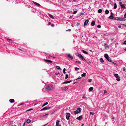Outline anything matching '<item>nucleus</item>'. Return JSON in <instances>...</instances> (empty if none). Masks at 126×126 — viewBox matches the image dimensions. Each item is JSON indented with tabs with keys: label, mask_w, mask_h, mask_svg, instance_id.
<instances>
[{
	"label": "nucleus",
	"mask_w": 126,
	"mask_h": 126,
	"mask_svg": "<svg viewBox=\"0 0 126 126\" xmlns=\"http://www.w3.org/2000/svg\"><path fill=\"white\" fill-rule=\"evenodd\" d=\"M33 110V109H29L28 110V111H30V110Z\"/></svg>",
	"instance_id": "54"
},
{
	"label": "nucleus",
	"mask_w": 126,
	"mask_h": 126,
	"mask_svg": "<svg viewBox=\"0 0 126 126\" xmlns=\"http://www.w3.org/2000/svg\"><path fill=\"white\" fill-rule=\"evenodd\" d=\"M84 14V13H81V14L80 15H83Z\"/></svg>",
	"instance_id": "56"
},
{
	"label": "nucleus",
	"mask_w": 126,
	"mask_h": 126,
	"mask_svg": "<svg viewBox=\"0 0 126 126\" xmlns=\"http://www.w3.org/2000/svg\"><path fill=\"white\" fill-rule=\"evenodd\" d=\"M102 10L101 9H100L98 10V12L99 13H101L102 12Z\"/></svg>",
	"instance_id": "25"
},
{
	"label": "nucleus",
	"mask_w": 126,
	"mask_h": 126,
	"mask_svg": "<svg viewBox=\"0 0 126 126\" xmlns=\"http://www.w3.org/2000/svg\"><path fill=\"white\" fill-rule=\"evenodd\" d=\"M51 108L49 107H46L41 109V111L46 110H49Z\"/></svg>",
	"instance_id": "5"
},
{
	"label": "nucleus",
	"mask_w": 126,
	"mask_h": 126,
	"mask_svg": "<svg viewBox=\"0 0 126 126\" xmlns=\"http://www.w3.org/2000/svg\"><path fill=\"white\" fill-rule=\"evenodd\" d=\"M51 23L50 22H49L47 24V25L49 26L50 25Z\"/></svg>",
	"instance_id": "48"
},
{
	"label": "nucleus",
	"mask_w": 126,
	"mask_h": 126,
	"mask_svg": "<svg viewBox=\"0 0 126 126\" xmlns=\"http://www.w3.org/2000/svg\"><path fill=\"white\" fill-rule=\"evenodd\" d=\"M75 62L76 63H78L79 64H80L81 63V62L79 61H76Z\"/></svg>",
	"instance_id": "38"
},
{
	"label": "nucleus",
	"mask_w": 126,
	"mask_h": 126,
	"mask_svg": "<svg viewBox=\"0 0 126 126\" xmlns=\"http://www.w3.org/2000/svg\"><path fill=\"white\" fill-rule=\"evenodd\" d=\"M48 104V103L47 102H46L42 106V107H44V106L47 105Z\"/></svg>",
	"instance_id": "33"
},
{
	"label": "nucleus",
	"mask_w": 126,
	"mask_h": 126,
	"mask_svg": "<svg viewBox=\"0 0 126 126\" xmlns=\"http://www.w3.org/2000/svg\"><path fill=\"white\" fill-rule=\"evenodd\" d=\"M87 62V63L88 64H90L91 63V62L90 61H88Z\"/></svg>",
	"instance_id": "46"
},
{
	"label": "nucleus",
	"mask_w": 126,
	"mask_h": 126,
	"mask_svg": "<svg viewBox=\"0 0 126 126\" xmlns=\"http://www.w3.org/2000/svg\"><path fill=\"white\" fill-rule=\"evenodd\" d=\"M89 20L88 19H87L86 20L85 22H84V25L85 26H86V25L87 24H88V22H89Z\"/></svg>",
	"instance_id": "11"
},
{
	"label": "nucleus",
	"mask_w": 126,
	"mask_h": 126,
	"mask_svg": "<svg viewBox=\"0 0 126 126\" xmlns=\"http://www.w3.org/2000/svg\"><path fill=\"white\" fill-rule=\"evenodd\" d=\"M92 80L91 79H89L88 80V81L89 82H91Z\"/></svg>",
	"instance_id": "42"
},
{
	"label": "nucleus",
	"mask_w": 126,
	"mask_h": 126,
	"mask_svg": "<svg viewBox=\"0 0 126 126\" xmlns=\"http://www.w3.org/2000/svg\"><path fill=\"white\" fill-rule=\"evenodd\" d=\"M112 63L113 64H114V65H116V63H115L114 62H112Z\"/></svg>",
	"instance_id": "53"
},
{
	"label": "nucleus",
	"mask_w": 126,
	"mask_h": 126,
	"mask_svg": "<svg viewBox=\"0 0 126 126\" xmlns=\"http://www.w3.org/2000/svg\"><path fill=\"white\" fill-rule=\"evenodd\" d=\"M77 110L79 113L81 111V109L80 108H79L77 109Z\"/></svg>",
	"instance_id": "9"
},
{
	"label": "nucleus",
	"mask_w": 126,
	"mask_h": 126,
	"mask_svg": "<svg viewBox=\"0 0 126 126\" xmlns=\"http://www.w3.org/2000/svg\"><path fill=\"white\" fill-rule=\"evenodd\" d=\"M104 56L105 57V58L106 59H107L109 57L108 56V55L107 54H104Z\"/></svg>",
	"instance_id": "19"
},
{
	"label": "nucleus",
	"mask_w": 126,
	"mask_h": 126,
	"mask_svg": "<svg viewBox=\"0 0 126 126\" xmlns=\"http://www.w3.org/2000/svg\"><path fill=\"white\" fill-rule=\"evenodd\" d=\"M82 118V116H80L79 117H77L76 119H77L79 120H81Z\"/></svg>",
	"instance_id": "13"
},
{
	"label": "nucleus",
	"mask_w": 126,
	"mask_h": 126,
	"mask_svg": "<svg viewBox=\"0 0 126 126\" xmlns=\"http://www.w3.org/2000/svg\"><path fill=\"white\" fill-rule=\"evenodd\" d=\"M68 89V87H64L63 88H62V89L63 91H66Z\"/></svg>",
	"instance_id": "12"
},
{
	"label": "nucleus",
	"mask_w": 126,
	"mask_h": 126,
	"mask_svg": "<svg viewBox=\"0 0 126 126\" xmlns=\"http://www.w3.org/2000/svg\"><path fill=\"white\" fill-rule=\"evenodd\" d=\"M123 70L124 71H126V69L125 67H124L123 68Z\"/></svg>",
	"instance_id": "49"
},
{
	"label": "nucleus",
	"mask_w": 126,
	"mask_h": 126,
	"mask_svg": "<svg viewBox=\"0 0 126 126\" xmlns=\"http://www.w3.org/2000/svg\"><path fill=\"white\" fill-rule=\"evenodd\" d=\"M123 18L121 17H117L115 18V20H117L123 21Z\"/></svg>",
	"instance_id": "8"
},
{
	"label": "nucleus",
	"mask_w": 126,
	"mask_h": 126,
	"mask_svg": "<svg viewBox=\"0 0 126 126\" xmlns=\"http://www.w3.org/2000/svg\"><path fill=\"white\" fill-rule=\"evenodd\" d=\"M104 46L105 48H106V47H107V48H108L109 47V46H108V45L107 44H105L104 45Z\"/></svg>",
	"instance_id": "35"
},
{
	"label": "nucleus",
	"mask_w": 126,
	"mask_h": 126,
	"mask_svg": "<svg viewBox=\"0 0 126 126\" xmlns=\"http://www.w3.org/2000/svg\"><path fill=\"white\" fill-rule=\"evenodd\" d=\"M77 0H73V1L74 2H76V1Z\"/></svg>",
	"instance_id": "62"
},
{
	"label": "nucleus",
	"mask_w": 126,
	"mask_h": 126,
	"mask_svg": "<svg viewBox=\"0 0 126 126\" xmlns=\"http://www.w3.org/2000/svg\"><path fill=\"white\" fill-rule=\"evenodd\" d=\"M109 18L110 19H112L113 18V15H110Z\"/></svg>",
	"instance_id": "31"
},
{
	"label": "nucleus",
	"mask_w": 126,
	"mask_h": 126,
	"mask_svg": "<svg viewBox=\"0 0 126 126\" xmlns=\"http://www.w3.org/2000/svg\"><path fill=\"white\" fill-rule=\"evenodd\" d=\"M56 68L58 69H59V70L61 69V68H60V67L59 66H56Z\"/></svg>",
	"instance_id": "34"
},
{
	"label": "nucleus",
	"mask_w": 126,
	"mask_h": 126,
	"mask_svg": "<svg viewBox=\"0 0 126 126\" xmlns=\"http://www.w3.org/2000/svg\"><path fill=\"white\" fill-rule=\"evenodd\" d=\"M101 27V26L99 25H98L97 26V27L98 28H100Z\"/></svg>",
	"instance_id": "44"
},
{
	"label": "nucleus",
	"mask_w": 126,
	"mask_h": 126,
	"mask_svg": "<svg viewBox=\"0 0 126 126\" xmlns=\"http://www.w3.org/2000/svg\"><path fill=\"white\" fill-rule=\"evenodd\" d=\"M109 11L108 10H106L105 11V14H109Z\"/></svg>",
	"instance_id": "30"
},
{
	"label": "nucleus",
	"mask_w": 126,
	"mask_h": 126,
	"mask_svg": "<svg viewBox=\"0 0 126 126\" xmlns=\"http://www.w3.org/2000/svg\"><path fill=\"white\" fill-rule=\"evenodd\" d=\"M107 59L109 62H111V58L109 57Z\"/></svg>",
	"instance_id": "23"
},
{
	"label": "nucleus",
	"mask_w": 126,
	"mask_h": 126,
	"mask_svg": "<svg viewBox=\"0 0 126 126\" xmlns=\"http://www.w3.org/2000/svg\"><path fill=\"white\" fill-rule=\"evenodd\" d=\"M73 113L74 114H75L79 113L77 111V110H76Z\"/></svg>",
	"instance_id": "32"
},
{
	"label": "nucleus",
	"mask_w": 126,
	"mask_h": 126,
	"mask_svg": "<svg viewBox=\"0 0 126 126\" xmlns=\"http://www.w3.org/2000/svg\"><path fill=\"white\" fill-rule=\"evenodd\" d=\"M7 41L8 42H9L12 43L13 42V41L12 40L10 39H7Z\"/></svg>",
	"instance_id": "20"
},
{
	"label": "nucleus",
	"mask_w": 126,
	"mask_h": 126,
	"mask_svg": "<svg viewBox=\"0 0 126 126\" xmlns=\"http://www.w3.org/2000/svg\"><path fill=\"white\" fill-rule=\"evenodd\" d=\"M110 15H113L112 13L111 12Z\"/></svg>",
	"instance_id": "57"
},
{
	"label": "nucleus",
	"mask_w": 126,
	"mask_h": 126,
	"mask_svg": "<svg viewBox=\"0 0 126 126\" xmlns=\"http://www.w3.org/2000/svg\"><path fill=\"white\" fill-rule=\"evenodd\" d=\"M117 8V5L115 3L114 4V8L115 9H116Z\"/></svg>",
	"instance_id": "36"
},
{
	"label": "nucleus",
	"mask_w": 126,
	"mask_h": 126,
	"mask_svg": "<svg viewBox=\"0 0 126 126\" xmlns=\"http://www.w3.org/2000/svg\"><path fill=\"white\" fill-rule=\"evenodd\" d=\"M95 21H92L91 24V25L92 26H94L95 25Z\"/></svg>",
	"instance_id": "16"
},
{
	"label": "nucleus",
	"mask_w": 126,
	"mask_h": 126,
	"mask_svg": "<svg viewBox=\"0 0 126 126\" xmlns=\"http://www.w3.org/2000/svg\"><path fill=\"white\" fill-rule=\"evenodd\" d=\"M67 58L71 60H72L73 59V57L70 54H68L66 55Z\"/></svg>",
	"instance_id": "4"
},
{
	"label": "nucleus",
	"mask_w": 126,
	"mask_h": 126,
	"mask_svg": "<svg viewBox=\"0 0 126 126\" xmlns=\"http://www.w3.org/2000/svg\"><path fill=\"white\" fill-rule=\"evenodd\" d=\"M65 68H64L63 69V72L64 74H65L66 73V72H65Z\"/></svg>",
	"instance_id": "39"
},
{
	"label": "nucleus",
	"mask_w": 126,
	"mask_h": 126,
	"mask_svg": "<svg viewBox=\"0 0 126 126\" xmlns=\"http://www.w3.org/2000/svg\"><path fill=\"white\" fill-rule=\"evenodd\" d=\"M124 44L125 45H126V40L124 42Z\"/></svg>",
	"instance_id": "51"
},
{
	"label": "nucleus",
	"mask_w": 126,
	"mask_h": 126,
	"mask_svg": "<svg viewBox=\"0 0 126 126\" xmlns=\"http://www.w3.org/2000/svg\"><path fill=\"white\" fill-rule=\"evenodd\" d=\"M82 51L85 54H88V53L87 52L85 51L84 50H83Z\"/></svg>",
	"instance_id": "24"
},
{
	"label": "nucleus",
	"mask_w": 126,
	"mask_h": 126,
	"mask_svg": "<svg viewBox=\"0 0 126 126\" xmlns=\"http://www.w3.org/2000/svg\"><path fill=\"white\" fill-rule=\"evenodd\" d=\"M71 80H70V81H65V82H63L62 83V84H66V83H70V82H71Z\"/></svg>",
	"instance_id": "15"
},
{
	"label": "nucleus",
	"mask_w": 126,
	"mask_h": 126,
	"mask_svg": "<svg viewBox=\"0 0 126 126\" xmlns=\"http://www.w3.org/2000/svg\"><path fill=\"white\" fill-rule=\"evenodd\" d=\"M100 61L102 63H103L104 62V60L102 58L100 59Z\"/></svg>",
	"instance_id": "27"
},
{
	"label": "nucleus",
	"mask_w": 126,
	"mask_h": 126,
	"mask_svg": "<svg viewBox=\"0 0 126 126\" xmlns=\"http://www.w3.org/2000/svg\"><path fill=\"white\" fill-rule=\"evenodd\" d=\"M32 2H33L34 4H35V5H36L38 6H40V5L38 3H37V2H35L34 1H32Z\"/></svg>",
	"instance_id": "10"
},
{
	"label": "nucleus",
	"mask_w": 126,
	"mask_h": 126,
	"mask_svg": "<svg viewBox=\"0 0 126 126\" xmlns=\"http://www.w3.org/2000/svg\"><path fill=\"white\" fill-rule=\"evenodd\" d=\"M68 77V75L67 74L65 75V79H66Z\"/></svg>",
	"instance_id": "40"
},
{
	"label": "nucleus",
	"mask_w": 126,
	"mask_h": 126,
	"mask_svg": "<svg viewBox=\"0 0 126 126\" xmlns=\"http://www.w3.org/2000/svg\"><path fill=\"white\" fill-rule=\"evenodd\" d=\"M48 16L52 19L54 18V17H53V16L52 15L49 13L48 14Z\"/></svg>",
	"instance_id": "17"
},
{
	"label": "nucleus",
	"mask_w": 126,
	"mask_h": 126,
	"mask_svg": "<svg viewBox=\"0 0 126 126\" xmlns=\"http://www.w3.org/2000/svg\"><path fill=\"white\" fill-rule=\"evenodd\" d=\"M32 126V125H29V126Z\"/></svg>",
	"instance_id": "64"
},
{
	"label": "nucleus",
	"mask_w": 126,
	"mask_h": 126,
	"mask_svg": "<svg viewBox=\"0 0 126 126\" xmlns=\"http://www.w3.org/2000/svg\"><path fill=\"white\" fill-rule=\"evenodd\" d=\"M9 101L11 103H13L14 102V99H10L9 100Z\"/></svg>",
	"instance_id": "21"
},
{
	"label": "nucleus",
	"mask_w": 126,
	"mask_h": 126,
	"mask_svg": "<svg viewBox=\"0 0 126 126\" xmlns=\"http://www.w3.org/2000/svg\"><path fill=\"white\" fill-rule=\"evenodd\" d=\"M60 122V121L59 120H58L56 121V126H57L59 125V122Z\"/></svg>",
	"instance_id": "18"
},
{
	"label": "nucleus",
	"mask_w": 126,
	"mask_h": 126,
	"mask_svg": "<svg viewBox=\"0 0 126 126\" xmlns=\"http://www.w3.org/2000/svg\"><path fill=\"white\" fill-rule=\"evenodd\" d=\"M86 74L85 73H84L81 75V76L82 77H84L86 76Z\"/></svg>",
	"instance_id": "26"
},
{
	"label": "nucleus",
	"mask_w": 126,
	"mask_h": 126,
	"mask_svg": "<svg viewBox=\"0 0 126 126\" xmlns=\"http://www.w3.org/2000/svg\"><path fill=\"white\" fill-rule=\"evenodd\" d=\"M19 125H20V126H21V124L20 123H19Z\"/></svg>",
	"instance_id": "63"
},
{
	"label": "nucleus",
	"mask_w": 126,
	"mask_h": 126,
	"mask_svg": "<svg viewBox=\"0 0 126 126\" xmlns=\"http://www.w3.org/2000/svg\"><path fill=\"white\" fill-rule=\"evenodd\" d=\"M70 116V114L68 113H67L66 114V118L67 120H68Z\"/></svg>",
	"instance_id": "6"
},
{
	"label": "nucleus",
	"mask_w": 126,
	"mask_h": 126,
	"mask_svg": "<svg viewBox=\"0 0 126 126\" xmlns=\"http://www.w3.org/2000/svg\"><path fill=\"white\" fill-rule=\"evenodd\" d=\"M119 4L121 6V8H125V6L124 5L122 4V3L121 2H119Z\"/></svg>",
	"instance_id": "7"
},
{
	"label": "nucleus",
	"mask_w": 126,
	"mask_h": 126,
	"mask_svg": "<svg viewBox=\"0 0 126 126\" xmlns=\"http://www.w3.org/2000/svg\"><path fill=\"white\" fill-rule=\"evenodd\" d=\"M82 98H84V99H87V97H86L85 96V94H84L83 96L82 97Z\"/></svg>",
	"instance_id": "29"
},
{
	"label": "nucleus",
	"mask_w": 126,
	"mask_h": 126,
	"mask_svg": "<svg viewBox=\"0 0 126 126\" xmlns=\"http://www.w3.org/2000/svg\"><path fill=\"white\" fill-rule=\"evenodd\" d=\"M81 78V77L79 78H78L77 79H76V80H77L78 79H80Z\"/></svg>",
	"instance_id": "61"
},
{
	"label": "nucleus",
	"mask_w": 126,
	"mask_h": 126,
	"mask_svg": "<svg viewBox=\"0 0 126 126\" xmlns=\"http://www.w3.org/2000/svg\"><path fill=\"white\" fill-rule=\"evenodd\" d=\"M46 90H51L54 89V87L52 86L48 85L47 87H45Z\"/></svg>",
	"instance_id": "2"
},
{
	"label": "nucleus",
	"mask_w": 126,
	"mask_h": 126,
	"mask_svg": "<svg viewBox=\"0 0 126 126\" xmlns=\"http://www.w3.org/2000/svg\"><path fill=\"white\" fill-rule=\"evenodd\" d=\"M71 31V30L70 29H69L68 30H66V31H69V32L70 31Z\"/></svg>",
	"instance_id": "55"
},
{
	"label": "nucleus",
	"mask_w": 126,
	"mask_h": 126,
	"mask_svg": "<svg viewBox=\"0 0 126 126\" xmlns=\"http://www.w3.org/2000/svg\"><path fill=\"white\" fill-rule=\"evenodd\" d=\"M124 17L125 18H126V12L124 15Z\"/></svg>",
	"instance_id": "50"
},
{
	"label": "nucleus",
	"mask_w": 126,
	"mask_h": 126,
	"mask_svg": "<svg viewBox=\"0 0 126 126\" xmlns=\"http://www.w3.org/2000/svg\"><path fill=\"white\" fill-rule=\"evenodd\" d=\"M90 114H92V115H93L94 114V113L90 112Z\"/></svg>",
	"instance_id": "47"
},
{
	"label": "nucleus",
	"mask_w": 126,
	"mask_h": 126,
	"mask_svg": "<svg viewBox=\"0 0 126 126\" xmlns=\"http://www.w3.org/2000/svg\"><path fill=\"white\" fill-rule=\"evenodd\" d=\"M93 90V88L92 87L90 88L89 89V91H92Z\"/></svg>",
	"instance_id": "28"
},
{
	"label": "nucleus",
	"mask_w": 126,
	"mask_h": 126,
	"mask_svg": "<svg viewBox=\"0 0 126 126\" xmlns=\"http://www.w3.org/2000/svg\"><path fill=\"white\" fill-rule=\"evenodd\" d=\"M79 69V68L78 67H76L75 68V70L77 71Z\"/></svg>",
	"instance_id": "43"
},
{
	"label": "nucleus",
	"mask_w": 126,
	"mask_h": 126,
	"mask_svg": "<svg viewBox=\"0 0 126 126\" xmlns=\"http://www.w3.org/2000/svg\"><path fill=\"white\" fill-rule=\"evenodd\" d=\"M31 122V120L30 119H27L26 120V122L28 123H30Z\"/></svg>",
	"instance_id": "22"
},
{
	"label": "nucleus",
	"mask_w": 126,
	"mask_h": 126,
	"mask_svg": "<svg viewBox=\"0 0 126 126\" xmlns=\"http://www.w3.org/2000/svg\"><path fill=\"white\" fill-rule=\"evenodd\" d=\"M77 10H76V11H74L73 12V14H76L77 13Z\"/></svg>",
	"instance_id": "41"
},
{
	"label": "nucleus",
	"mask_w": 126,
	"mask_h": 126,
	"mask_svg": "<svg viewBox=\"0 0 126 126\" xmlns=\"http://www.w3.org/2000/svg\"><path fill=\"white\" fill-rule=\"evenodd\" d=\"M51 26L52 27H53L54 26V25L53 24H52L51 25Z\"/></svg>",
	"instance_id": "52"
},
{
	"label": "nucleus",
	"mask_w": 126,
	"mask_h": 126,
	"mask_svg": "<svg viewBox=\"0 0 126 126\" xmlns=\"http://www.w3.org/2000/svg\"><path fill=\"white\" fill-rule=\"evenodd\" d=\"M107 93V92L105 90L104 91V94H106Z\"/></svg>",
	"instance_id": "45"
},
{
	"label": "nucleus",
	"mask_w": 126,
	"mask_h": 126,
	"mask_svg": "<svg viewBox=\"0 0 126 126\" xmlns=\"http://www.w3.org/2000/svg\"><path fill=\"white\" fill-rule=\"evenodd\" d=\"M48 114L47 113V114H46L45 115H43V116H42V117H44V116H45L46 117H47V116H48Z\"/></svg>",
	"instance_id": "37"
},
{
	"label": "nucleus",
	"mask_w": 126,
	"mask_h": 126,
	"mask_svg": "<svg viewBox=\"0 0 126 126\" xmlns=\"http://www.w3.org/2000/svg\"><path fill=\"white\" fill-rule=\"evenodd\" d=\"M118 27L119 28H121V25H119V26H118Z\"/></svg>",
	"instance_id": "59"
},
{
	"label": "nucleus",
	"mask_w": 126,
	"mask_h": 126,
	"mask_svg": "<svg viewBox=\"0 0 126 126\" xmlns=\"http://www.w3.org/2000/svg\"><path fill=\"white\" fill-rule=\"evenodd\" d=\"M23 126H25V123H24L23 125Z\"/></svg>",
	"instance_id": "60"
},
{
	"label": "nucleus",
	"mask_w": 126,
	"mask_h": 126,
	"mask_svg": "<svg viewBox=\"0 0 126 126\" xmlns=\"http://www.w3.org/2000/svg\"><path fill=\"white\" fill-rule=\"evenodd\" d=\"M45 61L46 63V62L50 63H52V61H51L50 60H45Z\"/></svg>",
	"instance_id": "14"
},
{
	"label": "nucleus",
	"mask_w": 126,
	"mask_h": 126,
	"mask_svg": "<svg viewBox=\"0 0 126 126\" xmlns=\"http://www.w3.org/2000/svg\"><path fill=\"white\" fill-rule=\"evenodd\" d=\"M59 72H58V73H55V75H58V74H59Z\"/></svg>",
	"instance_id": "58"
},
{
	"label": "nucleus",
	"mask_w": 126,
	"mask_h": 126,
	"mask_svg": "<svg viewBox=\"0 0 126 126\" xmlns=\"http://www.w3.org/2000/svg\"><path fill=\"white\" fill-rule=\"evenodd\" d=\"M79 58L83 61L85 60V59L83 58L81 54L78 53L75 54Z\"/></svg>",
	"instance_id": "1"
},
{
	"label": "nucleus",
	"mask_w": 126,
	"mask_h": 126,
	"mask_svg": "<svg viewBox=\"0 0 126 126\" xmlns=\"http://www.w3.org/2000/svg\"><path fill=\"white\" fill-rule=\"evenodd\" d=\"M114 77L116 78V80L118 81L120 80V78L119 76L117 74H115L114 75Z\"/></svg>",
	"instance_id": "3"
}]
</instances>
